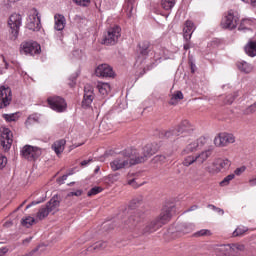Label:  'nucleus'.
<instances>
[{
    "mask_svg": "<svg viewBox=\"0 0 256 256\" xmlns=\"http://www.w3.org/2000/svg\"><path fill=\"white\" fill-rule=\"evenodd\" d=\"M173 208H163L160 215L148 222L142 230L143 235H151L155 231H159L163 225H167L171 221Z\"/></svg>",
    "mask_w": 256,
    "mask_h": 256,
    "instance_id": "1",
    "label": "nucleus"
},
{
    "mask_svg": "<svg viewBox=\"0 0 256 256\" xmlns=\"http://www.w3.org/2000/svg\"><path fill=\"white\" fill-rule=\"evenodd\" d=\"M133 165H137V163L131 149L128 148L110 162V169L112 171H123V169H129Z\"/></svg>",
    "mask_w": 256,
    "mask_h": 256,
    "instance_id": "2",
    "label": "nucleus"
},
{
    "mask_svg": "<svg viewBox=\"0 0 256 256\" xmlns=\"http://www.w3.org/2000/svg\"><path fill=\"white\" fill-rule=\"evenodd\" d=\"M156 151L157 149H155L153 144H147L141 149L130 148V152L134 157L136 165H139V163H145L148 157L155 155Z\"/></svg>",
    "mask_w": 256,
    "mask_h": 256,
    "instance_id": "3",
    "label": "nucleus"
},
{
    "mask_svg": "<svg viewBox=\"0 0 256 256\" xmlns=\"http://www.w3.org/2000/svg\"><path fill=\"white\" fill-rule=\"evenodd\" d=\"M211 155H213V150H203L194 155L187 156L184 158L182 164L184 167H191V165H203V163H207V160L211 157Z\"/></svg>",
    "mask_w": 256,
    "mask_h": 256,
    "instance_id": "4",
    "label": "nucleus"
},
{
    "mask_svg": "<svg viewBox=\"0 0 256 256\" xmlns=\"http://www.w3.org/2000/svg\"><path fill=\"white\" fill-rule=\"evenodd\" d=\"M61 205V197L59 195H54L52 199L45 205L42 206L38 213L37 219L40 221L45 219L50 213H57L59 211V206Z\"/></svg>",
    "mask_w": 256,
    "mask_h": 256,
    "instance_id": "5",
    "label": "nucleus"
},
{
    "mask_svg": "<svg viewBox=\"0 0 256 256\" xmlns=\"http://www.w3.org/2000/svg\"><path fill=\"white\" fill-rule=\"evenodd\" d=\"M23 18L20 14H12L9 18L8 25L10 27V39L15 41L19 37V28L21 27Z\"/></svg>",
    "mask_w": 256,
    "mask_h": 256,
    "instance_id": "6",
    "label": "nucleus"
},
{
    "mask_svg": "<svg viewBox=\"0 0 256 256\" xmlns=\"http://www.w3.org/2000/svg\"><path fill=\"white\" fill-rule=\"evenodd\" d=\"M27 28L30 31H41V15H39V11L35 8L29 11Z\"/></svg>",
    "mask_w": 256,
    "mask_h": 256,
    "instance_id": "7",
    "label": "nucleus"
},
{
    "mask_svg": "<svg viewBox=\"0 0 256 256\" xmlns=\"http://www.w3.org/2000/svg\"><path fill=\"white\" fill-rule=\"evenodd\" d=\"M20 53L22 55H39L41 53V45L35 41H24L20 45Z\"/></svg>",
    "mask_w": 256,
    "mask_h": 256,
    "instance_id": "8",
    "label": "nucleus"
},
{
    "mask_svg": "<svg viewBox=\"0 0 256 256\" xmlns=\"http://www.w3.org/2000/svg\"><path fill=\"white\" fill-rule=\"evenodd\" d=\"M43 150L39 147L25 145L21 150V155L28 161H35L41 157Z\"/></svg>",
    "mask_w": 256,
    "mask_h": 256,
    "instance_id": "9",
    "label": "nucleus"
},
{
    "mask_svg": "<svg viewBox=\"0 0 256 256\" xmlns=\"http://www.w3.org/2000/svg\"><path fill=\"white\" fill-rule=\"evenodd\" d=\"M119 37H121V28L119 26L109 28L103 37L102 43L104 45H116Z\"/></svg>",
    "mask_w": 256,
    "mask_h": 256,
    "instance_id": "10",
    "label": "nucleus"
},
{
    "mask_svg": "<svg viewBox=\"0 0 256 256\" xmlns=\"http://www.w3.org/2000/svg\"><path fill=\"white\" fill-rule=\"evenodd\" d=\"M237 23H239V16L233 10H230L222 19L221 27L223 29L233 30L237 28Z\"/></svg>",
    "mask_w": 256,
    "mask_h": 256,
    "instance_id": "11",
    "label": "nucleus"
},
{
    "mask_svg": "<svg viewBox=\"0 0 256 256\" xmlns=\"http://www.w3.org/2000/svg\"><path fill=\"white\" fill-rule=\"evenodd\" d=\"M48 104L53 111H56V113H63L67 111V102L59 96L49 97Z\"/></svg>",
    "mask_w": 256,
    "mask_h": 256,
    "instance_id": "12",
    "label": "nucleus"
},
{
    "mask_svg": "<svg viewBox=\"0 0 256 256\" xmlns=\"http://www.w3.org/2000/svg\"><path fill=\"white\" fill-rule=\"evenodd\" d=\"M212 169H209V173L215 175V173H221V171H227L231 167V162L227 158H217L212 163Z\"/></svg>",
    "mask_w": 256,
    "mask_h": 256,
    "instance_id": "13",
    "label": "nucleus"
},
{
    "mask_svg": "<svg viewBox=\"0 0 256 256\" xmlns=\"http://www.w3.org/2000/svg\"><path fill=\"white\" fill-rule=\"evenodd\" d=\"M13 101V93L9 86H0V109H5L9 107Z\"/></svg>",
    "mask_w": 256,
    "mask_h": 256,
    "instance_id": "14",
    "label": "nucleus"
},
{
    "mask_svg": "<svg viewBox=\"0 0 256 256\" xmlns=\"http://www.w3.org/2000/svg\"><path fill=\"white\" fill-rule=\"evenodd\" d=\"M0 145L3 147L4 151L11 149V145H13V132H11L9 128H2Z\"/></svg>",
    "mask_w": 256,
    "mask_h": 256,
    "instance_id": "15",
    "label": "nucleus"
},
{
    "mask_svg": "<svg viewBox=\"0 0 256 256\" xmlns=\"http://www.w3.org/2000/svg\"><path fill=\"white\" fill-rule=\"evenodd\" d=\"M93 99H95V92L93 86L86 84L84 87V98L82 101V107L87 109L91 107V103H93Z\"/></svg>",
    "mask_w": 256,
    "mask_h": 256,
    "instance_id": "16",
    "label": "nucleus"
},
{
    "mask_svg": "<svg viewBox=\"0 0 256 256\" xmlns=\"http://www.w3.org/2000/svg\"><path fill=\"white\" fill-rule=\"evenodd\" d=\"M205 143H207V139L205 137H200L196 141L188 144L182 151V155H189V153H193L197 151V149H201V147L205 146Z\"/></svg>",
    "mask_w": 256,
    "mask_h": 256,
    "instance_id": "17",
    "label": "nucleus"
},
{
    "mask_svg": "<svg viewBox=\"0 0 256 256\" xmlns=\"http://www.w3.org/2000/svg\"><path fill=\"white\" fill-rule=\"evenodd\" d=\"M141 221H143V213L134 212L126 221H124V227L125 229H135Z\"/></svg>",
    "mask_w": 256,
    "mask_h": 256,
    "instance_id": "18",
    "label": "nucleus"
},
{
    "mask_svg": "<svg viewBox=\"0 0 256 256\" xmlns=\"http://www.w3.org/2000/svg\"><path fill=\"white\" fill-rule=\"evenodd\" d=\"M95 74L97 77H115V72H113V68L109 64L99 65L95 70Z\"/></svg>",
    "mask_w": 256,
    "mask_h": 256,
    "instance_id": "19",
    "label": "nucleus"
},
{
    "mask_svg": "<svg viewBox=\"0 0 256 256\" xmlns=\"http://www.w3.org/2000/svg\"><path fill=\"white\" fill-rule=\"evenodd\" d=\"M193 31H195V24L190 20L186 21L183 28V37L185 41H189L191 39Z\"/></svg>",
    "mask_w": 256,
    "mask_h": 256,
    "instance_id": "20",
    "label": "nucleus"
},
{
    "mask_svg": "<svg viewBox=\"0 0 256 256\" xmlns=\"http://www.w3.org/2000/svg\"><path fill=\"white\" fill-rule=\"evenodd\" d=\"M54 21H55L54 29L56 31H63L65 29V25L67 23L65 20V16L61 14H56L54 16Z\"/></svg>",
    "mask_w": 256,
    "mask_h": 256,
    "instance_id": "21",
    "label": "nucleus"
},
{
    "mask_svg": "<svg viewBox=\"0 0 256 256\" xmlns=\"http://www.w3.org/2000/svg\"><path fill=\"white\" fill-rule=\"evenodd\" d=\"M195 230V224L193 223H183L177 226V233H182V235H187Z\"/></svg>",
    "mask_w": 256,
    "mask_h": 256,
    "instance_id": "22",
    "label": "nucleus"
},
{
    "mask_svg": "<svg viewBox=\"0 0 256 256\" xmlns=\"http://www.w3.org/2000/svg\"><path fill=\"white\" fill-rule=\"evenodd\" d=\"M177 131H179V134L182 135V133H191L193 131V127L191 126V123H189L188 120L182 121L177 127Z\"/></svg>",
    "mask_w": 256,
    "mask_h": 256,
    "instance_id": "23",
    "label": "nucleus"
},
{
    "mask_svg": "<svg viewBox=\"0 0 256 256\" xmlns=\"http://www.w3.org/2000/svg\"><path fill=\"white\" fill-rule=\"evenodd\" d=\"M66 143H67V141H65V139H61V140L54 142V144L52 145V149L56 153V155H61L63 153V151H65Z\"/></svg>",
    "mask_w": 256,
    "mask_h": 256,
    "instance_id": "24",
    "label": "nucleus"
},
{
    "mask_svg": "<svg viewBox=\"0 0 256 256\" xmlns=\"http://www.w3.org/2000/svg\"><path fill=\"white\" fill-rule=\"evenodd\" d=\"M214 249L217 255H229L231 253V244L217 245Z\"/></svg>",
    "mask_w": 256,
    "mask_h": 256,
    "instance_id": "25",
    "label": "nucleus"
},
{
    "mask_svg": "<svg viewBox=\"0 0 256 256\" xmlns=\"http://www.w3.org/2000/svg\"><path fill=\"white\" fill-rule=\"evenodd\" d=\"M97 89L100 95H103V97H106V95H109V92L111 91V85L105 82H98Z\"/></svg>",
    "mask_w": 256,
    "mask_h": 256,
    "instance_id": "26",
    "label": "nucleus"
},
{
    "mask_svg": "<svg viewBox=\"0 0 256 256\" xmlns=\"http://www.w3.org/2000/svg\"><path fill=\"white\" fill-rule=\"evenodd\" d=\"M245 53L248 57H256V42L250 41L245 46Z\"/></svg>",
    "mask_w": 256,
    "mask_h": 256,
    "instance_id": "27",
    "label": "nucleus"
},
{
    "mask_svg": "<svg viewBox=\"0 0 256 256\" xmlns=\"http://www.w3.org/2000/svg\"><path fill=\"white\" fill-rule=\"evenodd\" d=\"M181 130H177L176 128H171L168 131H163L162 135L166 138V139H170V141H175L176 137H179V135H181L179 132Z\"/></svg>",
    "mask_w": 256,
    "mask_h": 256,
    "instance_id": "28",
    "label": "nucleus"
},
{
    "mask_svg": "<svg viewBox=\"0 0 256 256\" xmlns=\"http://www.w3.org/2000/svg\"><path fill=\"white\" fill-rule=\"evenodd\" d=\"M237 67L240 71H242V73H251V71H253V65L245 61L238 62Z\"/></svg>",
    "mask_w": 256,
    "mask_h": 256,
    "instance_id": "29",
    "label": "nucleus"
},
{
    "mask_svg": "<svg viewBox=\"0 0 256 256\" xmlns=\"http://www.w3.org/2000/svg\"><path fill=\"white\" fill-rule=\"evenodd\" d=\"M175 3H177V0H162L161 7L164 8L165 11H171V9L175 7Z\"/></svg>",
    "mask_w": 256,
    "mask_h": 256,
    "instance_id": "30",
    "label": "nucleus"
},
{
    "mask_svg": "<svg viewBox=\"0 0 256 256\" xmlns=\"http://www.w3.org/2000/svg\"><path fill=\"white\" fill-rule=\"evenodd\" d=\"M214 145L216 147H226L225 144V137L223 135V133L218 134L215 138H214Z\"/></svg>",
    "mask_w": 256,
    "mask_h": 256,
    "instance_id": "31",
    "label": "nucleus"
},
{
    "mask_svg": "<svg viewBox=\"0 0 256 256\" xmlns=\"http://www.w3.org/2000/svg\"><path fill=\"white\" fill-rule=\"evenodd\" d=\"M105 247H107V242L99 241V242H96L90 248H88V251H101V249H105Z\"/></svg>",
    "mask_w": 256,
    "mask_h": 256,
    "instance_id": "32",
    "label": "nucleus"
},
{
    "mask_svg": "<svg viewBox=\"0 0 256 256\" xmlns=\"http://www.w3.org/2000/svg\"><path fill=\"white\" fill-rule=\"evenodd\" d=\"M140 53L141 55H149L151 53V44L147 41L143 42L140 45Z\"/></svg>",
    "mask_w": 256,
    "mask_h": 256,
    "instance_id": "33",
    "label": "nucleus"
},
{
    "mask_svg": "<svg viewBox=\"0 0 256 256\" xmlns=\"http://www.w3.org/2000/svg\"><path fill=\"white\" fill-rule=\"evenodd\" d=\"M183 99V92L177 91L174 93L170 99V105H177L178 101H181Z\"/></svg>",
    "mask_w": 256,
    "mask_h": 256,
    "instance_id": "34",
    "label": "nucleus"
},
{
    "mask_svg": "<svg viewBox=\"0 0 256 256\" xmlns=\"http://www.w3.org/2000/svg\"><path fill=\"white\" fill-rule=\"evenodd\" d=\"M248 231H249V228H247L245 226H239L233 232V237H241V236L245 235V233H247Z\"/></svg>",
    "mask_w": 256,
    "mask_h": 256,
    "instance_id": "35",
    "label": "nucleus"
},
{
    "mask_svg": "<svg viewBox=\"0 0 256 256\" xmlns=\"http://www.w3.org/2000/svg\"><path fill=\"white\" fill-rule=\"evenodd\" d=\"M134 8H135V4L133 3V1L129 0L128 2H126L124 9L128 17H132Z\"/></svg>",
    "mask_w": 256,
    "mask_h": 256,
    "instance_id": "36",
    "label": "nucleus"
},
{
    "mask_svg": "<svg viewBox=\"0 0 256 256\" xmlns=\"http://www.w3.org/2000/svg\"><path fill=\"white\" fill-rule=\"evenodd\" d=\"M35 223V218L31 217V216H27L26 218H23L21 221V224L23 225V227H31L33 224Z\"/></svg>",
    "mask_w": 256,
    "mask_h": 256,
    "instance_id": "37",
    "label": "nucleus"
},
{
    "mask_svg": "<svg viewBox=\"0 0 256 256\" xmlns=\"http://www.w3.org/2000/svg\"><path fill=\"white\" fill-rule=\"evenodd\" d=\"M224 135V143L227 147V145H231V143H235V135L230 133H223Z\"/></svg>",
    "mask_w": 256,
    "mask_h": 256,
    "instance_id": "38",
    "label": "nucleus"
},
{
    "mask_svg": "<svg viewBox=\"0 0 256 256\" xmlns=\"http://www.w3.org/2000/svg\"><path fill=\"white\" fill-rule=\"evenodd\" d=\"M233 179H235V174H229L220 182L221 187H227V185H229Z\"/></svg>",
    "mask_w": 256,
    "mask_h": 256,
    "instance_id": "39",
    "label": "nucleus"
},
{
    "mask_svg": "<svg viewBox=\"0 0 256 256\" xmlns=\"http://www.w3.org/2000/svg\"><path fill=\"white\" fill-rule=\"evenodd\" d=\"M250 25H251V20L243 19L240 23V26L238 27V30L245 31V29H249Z\"/></svg>",
    "mask_w": 256,
    "mask_h": 256,
    "instance_id": "40",
    "label": "nucleus"
},
{
    "mask_svg": "<svg viewBox=\"0 0 256 256\" xmlns=\"http://www.w3.org/2000/svg\"><path fill=\"white\" fill-rule=\"evenodd\" d=\"M3 118L8 122L17 121V119H19V113L4 114Z\"/></svg>",
    "mask_w": 256,
    "mask_h": 256,
    "instance_id": "41",
    "label": "nucleus"
},
{
    "mask_svg": "<svg viewBox=\"0 0 256 256\" xmlns=\"http://www.w3.org/2000/svg\"><path fill=\"white\" fill-rule=\"evenodd\" d=\"M211 235V231L208 229H202L196 233H194L195 237H209Z\"/></svg>",
    "mask_w": 256,
    "mask_h": 256,
    "instance_id": "42",
    "label": "nucleus"
},
{
    "mask_svg": "<svg viewBox=\"0 0 256 256\" xmlns=\"http://www.w3.org/2000/svg\"><path fill=\"white\" fill-rule=\"evenodd\" d=\"M238 96L239 94L237 92H235L234 94H229L228 96H226L225 103L231 105V103H233V101H235V98Z\"/></svg>",
    "mask_w": 256,
    "mask_h": 256,
    "instance_id": "43",
    "label": "nucleus"
},
{
    "mask_svg": "<svg viewBox=\"0 0 256 256\" xmlns=\"http://www.w3.org/2000/svg\"><path fill=\"white\" fill-rule=\"evenodd\" d=\"M101 191H103V188L94 187L88 191V197H92V195H98V193H101Z\"/></svg>",
    "mask_w": 256,
    "mask_h": 256,
    "instance_id": "44",
    "label": "nucleus"
},
{
    "mask_svg": "<svg viewBox=\"0 0 256 256\" xmlns=\"http://www.w3.org/2000/svg\"><path fill=\"white\" fill-rule=\"evenodd\" d=\"M231 251H245V245L243 244H230Z\"/></svg>",
    "mask_w": 256,
    "mask_h": 256,
    "instance_id": "45",
    "label": "nucleus"
},
{
    "mask_svg": "<svg viewBox=\"0 0 256 256\" xmlns=\"http://www.w3.org/2000/svg\"><path fill=\"white\" fill-rule=\"evenodd\" d=\"M255 111H256V101L252 105H250L248 108H246L244 113L245 115H251V113H255Z\"/></svg>",
    "mask_w": 256,
    "mask_h": 256,
    "instance_id": "46",
    "label": "nucleus"
},
{
    "mask_svg": "<svg viewBox=\"0 0 256 256\" xmlns=\"http://www.w3.org/2000/svg\"><path fill=\"white\" fill-rule=\"evenodd\" d=\"M166 157L164 155H157L153 158L154 163H165Z\"/></svg>",
    "mask_w": 256,
    "mask_h": 256,
    "instance_id": "47",
    "label": "nucleus"
},
{
    "mask_svg": "<svg viewBox=\"0 0 256 256\" xmlns=\"http://www.w3.org/2000/svg\"><path fill=\"white\" fill-rule=\"evenodd\" d=\"M76 5H80L81 7H87L89 3H91V0H74Z\"/></svg>",
    "mask_w": 256,
    "mask_h": 256,
    "instance_id": "48",
    "label": "nucleus"
},
{
    "mask_svg": "<svg viewBox=\"0 0 256 256\" xmlns=\"http://www.w3.org/2000/svg\"><path fill=\"white\" fill-rule=\"evenodd\" d=\"M69 175H73V173H68L63 175L62 177L57 179V183H59L60 185H63L65 183V181H67V177H69Z\"/></svg>",
    "mask_w": 256,
    "mask_h": 256,
    "instance_id": "49",
    "label": "nucleus"
},
{
    "mask_svg": "<svg viewBox=\"0 0 256 256\" xmlns=\"http://www.w3.org/2000/svg\"><path fill=\"white\" fill-rule=\"evenodd\" d=\"M81 195H83V191L82 190H76L75 192H69L68 193V197H81Z\"/></svg>",
    "mask_w": 256,
    "mask_h": 256,
    "instance_id": "50",
    "label": "nucleus"
},
{
    "mask_svg": "<svg viewBox=\"0 0 256 256\" xmlns=\"http://www.w3.org/2000/svg\"><path fill=\"white\" fill-rule=\"evenodd\" d=\"M247 168L245 167V166H242V167H240V168H237L235 171H234V175H237L238 177L240 176V175H243V173H245V170H246Z\"/></svg>",
    "mask_w": 256,
    "mask_h": 256,
    "instance_id": "51",
    "label": "nucleus"
},
{
    "mask_svg": "<svg viewBox=\"0 0 256 256\" xmlns=\"http://www.w3.org/2000/svg\"><path fill=\"white\" fill-rule=\"evenodd\" d=\"M7 165V157L5 156H0V169H3Z\"/></svg>",
    "mask_w": 256,
    "mask_h": 256,
    "instance_id": "52",
    "label": "nucleus"
},
{
    "mask_svg": "<svg viewBox=\"0 0 256 256\" xmlns=\"http://www.w3.org/2000/svg\"><path fill=\"white\" fill-rule=\"evenodd\" d=\"M128 185H131V187H134V189H137L139 185H137V182H135V178L128 180Z\"/></svg>",
    "mask_w": 256,
    "mask_h": 256,
    "instance_id": "53",
    "label": "nucleus"
},
{
    "mask_svg": "<svg viewBox=\"0 0 256 256\" xmlns=\"http://www.w3.org/2000/svg\"><path fill=\"white\" fill-rule=\"evenodd\" d=\"M92 161H93V159L83 160L81 162V166L86 167V165H89V163H91Z\"/></svg>",
    "mask_w": 256,
    "mask_h": 256,
    "instance_id": "54",
    "label": "nucleus"
},
{
    "mask_svg": "<svg viewBox=\"0 0 256 256\" xmlns=\"http://www.w3.org/2000/svg\"><path fill=\"white\" fill-rule=\"evenodd\" d=\"M9 251L7 248H0V256H5V254Z\"/></svg>",
    "mask_w": 256,
    "mask_h": 256,
    "instance_id": "55",
    "label": "nucleus"
},
{
    "mask_svg": "<svg viewBox=\"0 0 256 256\" xmlns=\"http://www.w3.org/2000/svg\"><path fill=\"white\" fill-rule=\"evenodd\" d=\"M118 177H119V173H116L114 175H110L109 179H111V181H117Z\"/></svg>",
    "mask_w": 256,
    "mask_h": 256,
    "instance_id": "56",
    "label": "nucleus"
},
{
    "mask_svg": "<svg viewBox=\"0 0 256 256\" xmlns=\"http://www.w3.org/2000/svg\"><path fill=\"white\" fill-rule=\"evenodd\" d=\"M32 239H33L32 237H28V238L24 239V240L22 241V243H23L24 245H29V243H31V240H32Z\"/></svg>",
    "mask_w": 256,
    "mask_h": 256,
    "instance_id": "57",
    "label": "nucleus"
},
{
    "mask_svg": "<svg viewBox=\"0 0 256 256\" xmlns=\"http://www.w3.org/2000/svg\"><path fill=\"white\" fill-rule=\"evenodd\" d=\"M249 184L251 187H255L256 185V177L249 180Z\"/></svg>",
    "mask_w": 256,
    "mask_h": 256,
    "instance_id": "58",
    "label": "nucleus"
},
{
    "mask_svg": "<svg viewBox=\"0 0 256 256\" xmlns=\"http://www.w3.org/2000/svg\"><path fill=\"white\" fill-rule=\"evenodd\" d=\"M214 211H216V213H218V215H225V211L221 208H216V210H214Z\"/></svg>",
    "mask_w": 256,
    "mask_h": 256,
    "instance_id": "59",
    "label": "nucleus"
},
{
    "mask_svg": "<svg viewBox=\"0 0 256 256\" xmlns=\"http://www.w3.org/2000/svg\"><path fill=\"white\" fill-rule=\"evenodd\" d=\"M143 201V199H134L132 200V203H134V205H139L141 202Z\"/></svg>",
    "mask_w": 256,
    "mask_h": 256,
    "instance_id": "60",
    "label": "nucleus"
},
{
    "mask_svg": "<svg viewBox=\"0 0 256 256\" xmlns=\"http://www.w3.org/2000/svg\"><path fill=\"white\" fill-rule=\"evenodd\" d=\"M41 202H32L31 204L26 206V209H29L32 205H39Z\"/></svg>",
    "mask_w": 256,
    "mask_h": 256,
    "instance_id": "61",
    "label": "nucleus"
},
{
    "mask_svg": "<svg viewBox=\"0 0 256 256\" xmlns=\"http://www.w3.org/2000/svg\"><path fill=\"white\" fill-rule=\"evenodd\" d=\"M208 207H209V209H212L213 211L217 210V207L213 204H209Z\"/></svg>",
    "mask_w": 256,
    "mask_h": 256,
    "instance_id": "62",
    "label": "nucleus"
},
{
    "mask_svg": "<svg viewBox=\"0 0 256 256\" xmlns=\"http://www.w3.org/2000/svg\"><path fill=\"white\" fill-rule=\"evenodd\" d=\"M250 5L252 7H256V0H250Z\"/></svg>",
    "mask_w": 256,
    "mask_h": 256,
    "instance_id": "63",
    "label": "nucleus"
},
{
    "mask_svg": "<svg viewBox=\"0 0 256 256\" xmlns=\"http://www.w3.org/2000/svg\"><path fill=\"white\" fill-rule=\"evenodd\" d=\"M195 209H197V205H194V206H192L191 208H189V209L187 210V212H189V211H195Z\"/></svg>",
    "mask_w": 256,
    "mask_h": 256,
    "instance_id": "64",
    "label": "nucleus"
}]
</instances>
